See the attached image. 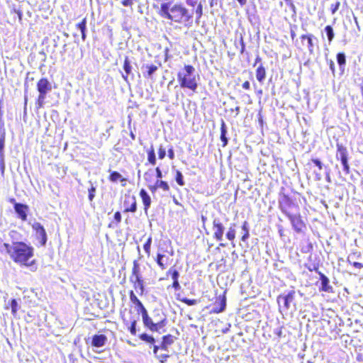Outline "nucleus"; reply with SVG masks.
Listing matches in <instances>:
<instances>
[{"mask_svg":"<svg viewBox=\"0 0 363 363\" xmlns=\"http://www.w3.org/2000/svg\"><path fill=\"white\" fill-rule=\"evenodd\" d=\"M240 43H241V50L240 53L242 54L245 50V43L242 37L240 38Z\"/></svg>","mask_w":363,"mask_h":363,"instance_id":"obj_59","label":"nucleus"},{"mask_svg":"<svg viewBox=\"0 0 363 363\" xmlns=\"http://www.w3.org/2000/svg\"><path fill=\"white\" fill-rule=\"evenodd\" d=\"M147 161L151 165H155L157 162V159L155 153V149L153 146H151L150 149L147 152Z\"/></svg>","mask_w":363,"mask_h":363,"instance_id":"obj_29","label":"nucleus"},{"mask_svg":"<svg viewBox=\"0 0 363 363\" xmlns=\"http://www.w3.org/2000/svg\"><path fill=\"white\" fill-rule=\"evenodd\" d=\"M167 276L170 275L171 278L173 280L172 288H173L174 290L177 291L181 289L179 282V273L177 271V269L171 267L166 273Z\"/></svg>","mask_w":363,"mask_h":363,"instance_id":"obj_19","label":"nucleus"},{"mask_svg":"<svg viewBox=\"0 0 363 363\" xmlns=\"http://www.w3.org/2000/svg\"><path fill=\"white\" fill-rule=\"evenodd\" d=\"M337 153L336 159L340 160L343 166V172L345 174H349L350 172V168L348 162V152L347 147L341 143L336 144Z\"/></svg>","mask_w":363,"mask_h":363,"instance_id":"obj_8","label":"nucleus"},{"mask_svg":"<svg viewBox=\"0 0 363 363\" xmlns=\"http://www.w3.org/2000/svg\"><path fill=\"white\" fill-rule=\"evenodd\" d=\"M160 346L158 345H154L153 347V353L156 356L157 355L158 350H160Z\"/></svg>","mask_w":363,"mask_h":363,"instance_id":"obj_61","label":"nucleus"},{"mask_svg":"<svg viewBox=\"0 0 363 363\" xmlns=\"http://www.w3.org/2000/svg\"><path fill=\"white\" fill-rule=\"evenodd\" d=\"M242 229L244 230V233L241 238L242 241H246L250 237V233L248 229V223L247 221H244L242 225Z\"/></svg>","mask_w":363,"mask_h":363,"instance_id":"obj_33","label":"nucleus"},{"mask_svg":"<svg viewBox=\"0 0 363 363\" xmlns=\"http://www.w3.org/2000/svg\"><path fill=\"white\" fill-rule=\"evenodd\" d=\"M290 35H291V39L294 40V38H296V33H295V31L294 30H291Z\"/></svg>","mask_w":363,"mask_h":363,"instance_id":"obj_62","label":"nucleus"},{"mask_svg":"<svg viewBox=\"0 0 363 363\" xmlns=\"http://www.w3.org/2000/svg\"><path fill=\"white\" fill-rule=\"evenodd\" d=\"M169 354H157L155 356L156 359L160 362V363H165L167 360V359L169 357Z\"/></svg>","mask_w":363,"mask_h":363,"instance_id":"obj_45","label":"nucleus"},{"mask_svg":"<svg viewBox=\"0 0 363 363\" xmlns=\"http://www.w3.org/2000/svg\"><path fill=\"white\" fill-rule=\"evenodd\" d=\"M86 24H87V19L86 17H84L80 22L77 23L75 25V28L80 30L81 33V38L83 41H84L86 39Z\"/></svg>","mask_w":363,"mask_h":363,"instance_id":"obj_25","label":"nucleus"},{"mask_svg":"<svg viewBox=\"0 0 363 363\" xmlns=\"http://www.w3.org/2000/svg\"><path fill=\"white\" fill-rule=\"evenodd\" d=\"M329 66H330V69H331L332 72L335 73V64H334L333 60L330 61Z\"/></svg>","mask_w":363,"mask_h":363,"instance_id":"obj_57","label":"nucleus"},{"mask_svg":"<svg viewBox=\"0 0 363 363\" xmlns=\"http://www.w3.org/2000/svg\"><path fill=\"white\" fill-rule=\"evenodd\" d=\"M354 267L357 269H362L363 268V264L358 262H354L352 263H350Z\"/></svg>","mask_w":363,"mask_h":363,"instance_id":"obj_53","label":"nucleus"},{"mask_svg":"<svg viewBox=\"0 0 363 363\" xmlns=\"http://www.w3.org/2000/svg\"><path fill=\"white\" fill-rule=\"evenodd\" d=\"M135 0H122L121 4L124 6H131Z\"/></svg>","mask_w":363,"mask_h":363,"instance_id":"obj_51","label":"nucleus"},{"mask_svg":"<svg viewBox=\"0 0 363 363\" xmlns=\"http://www.w3.org/2000/svg\"><path fill=\"white\" fill-rule=\"evenodd\" d=\"M255 76L257 80L260 83L262 84L266 78L267 76V71L266 68L263 65V64H260L255 70Z\"/></svg>","mask_w":363,"mask_h":363,"instance_id":"obj_24","label":"nucleus"},{"mask_svg":"<svg viewBox=\"0 0 363 363\" xmlns=\"http://www.w3.org/2000/svg\"><path fill=\"white\" fill-rule=\"evenodd\" d=\"M152 245V237L149 236L143 245V249L147 257L150 255V248Z\"/></svg>","mask_w":363,"mask_h":363,"instance_id":"obj_36","label":"nucleus"},{"mask_svg":"<svg viewBox=\"0 0 363 363\" xmlns=\"http://www.w3.org/2000/svg\"><path fill=\"white\" fill-rule=\"evenodd\" d=\"M147 69V77L151 76L156 70H157V67L155 65H150L146 66Z\"/></svg>","mask_w":363,"mask_h":363,"instance_id":"obj_44","label":"nucleus"},{"mask_svg":"<svg viewBox=\"0 0 363 363\" xmlns=\"http://www.w3.org/2000/svg\"><path fill=\"white\" fill-rule=\"evenodd\" d=\"M295 296V291H290L286 295H279L277 297V302L279 304H280V302L283 301L284 309L288 310L290 308L291 303L294 302Z\"/></svg>","mask_w":363,"mask_h":363,"instance_id":"obj_14","label":"nucleus"},{"mask_svg":"<svg viewBox=\"0 0 363 363\" xmlns=\"http://www.w3.org/2000/svg\"><path fill=\"white\" fill-rule=\"evenodd\" d=\"M130 325L128 326V330L130 333L132 335H136V325H137V320L133 319L129 320Z\"/></svg>","mask_w":363,"mask_h":363,"instance_id":"obj_35","label":"nucleus"},{"mask_svg":"<svg viewBox=\"0 0 363 363\" xmlns=\"http://www.w3.org/2000/svg\"><path fill=\"white\" fill-rule=\"evenodd\" d=\"M279 208L280 211L288 218L292 216L293 210L298 211V205L288 195L282 194L279 199Z\"/></svg>","mask_w":363,"mask_h":363,"instance_id":"obj_7","label":"nucleus"},{"mask_svg":"<svg viewBox=\"0 0 363 363\" xmlns=\"http://www.w3.org/2000/svg\"><path fill=\"white\" fill-rule=\"evenodd\" d=\"M340 6V1H337L335 4H331L330 8L331 13L335 14L339 9Z\"/></svg>","mask_w":363,"mask_h":363,"instance_id":"obj_49","label":"nucleus"},{"mask_svg":"<svg viewBox=\"0 0 363 363\" xmlns=\"http://www.w3.org/2000/svg\"><path fill=\"white\" fill-rule=\"evenodd\" d=\"M226 307V297L225 294L219 295L216 297L213 302V307L211 310V313H220L225 311Z\"/></svg>","mask_w":363,"mask_h":363,"instance_id":"obj_13","label":"nucleus"},{"mask_svg":"<svg viewBox=\"0 0 363 363\" xmlns=\"http://www.w3.org/2000/svg\"><path fill=\"white\" fill-rule=\"evenodd\" d=\"M122 220L121 213L120 211L115 212L113 215V221L111 223H109L108 227L111 228L112 226V223L114 224V225H118Z\"/></svg>","mask_w":363,"mask_h":363,"instance_id":"obj_37","label":"nucleus"},{"mask_svg":"<svg viewBox=\"0 0 363 363\" xmlns=\"http://www.w3.org/2000/svg\"><path fill=\"white\" fill-rule=\"evenodd\" d=\"M108 180L111 182H124L125 179L123 177V176L116 171H113L110 173L108 177Z\"/></svg>","mask_w":363,"mask_h":363,"instance_id":"obj_28","label":"nucleus"},{"mask_svg":"<svg viewBox=\"0 0 363 363\" xmlns=\"http://www.w3.org/2000/svg\"><path fill=\"white\" fill-rule=\"evenodd\" d=\"M158 14L167 20L190 27L193 24L194 11L189 10L182 4L177 3L171 6L169 2H163L157 11Z\"/></svg>","mask_w":363,"mask_h":363,"instance_id":"obj_2","label":"nucleus"},{"mask_svg":"<svg viewBox=\"0 0 363 363\" xmlns=\"http://www.w3.org/2000/svg\"><path fill=\"white\" fill-rule=\"evenodd\" d=\"M175 181L177 183V184L180 186H183L185 184L183 174L178 169L175 171Z\"/></svg>","mask_w":363,"mask_h":363,"instance_id":"obj_32","label":"nucleus"},{"mask_svg":"<svg viewBox=\"0 0 363 363\" xmlns=\"http://www.w3.org/2000/svg\"><path fill=\"white\" fill-rule=\"evenodd\" d=\"M166 156V150L164 147L160 145L158 148V157L160 160H163Z\"/></svg>","mask_w":363,"mask_h":363,"instance_id":"obj_50","label":"nucleus"},{"mask_svg":"<svg viewBox=\"0 0 363 363\" xmlns=\"http://www.w3.org/2000/svg\"><path fill=\"white\" fill-rule=\"evenodd\" d=\"M294 230L297 233H303L306 229V225L300 213L293 214L288 217Z\"/></svg>","mask_w":363,"mask_h":363,"instance_id":"obj_12","label":"nucleus"},{"mask_svg":"<svg viewBox=\"0 0 363 363\" xmlns=\"http://www.w3.org/2000/svg\"><path fill=\"white\" fill-rule=\"evenodd\" d=\"M139 195L144 206V211L147 214L148 209L150 208L152 202L151 198L144 189H140Z\"/></svg>","mask_w":363,"mask_h":363,"instance_id":"obj_21","label":"nucleus"},{"mask_svg":"<svg viewBox=\"0 0 363 363\" xmlns=\"http://www.w3.org/2000/svg\"><path fill=\"white\" fill-rule=\"evenodd\" d=\"M36 89L38 96L35 101V105L36 108L39 109L43 107L47 94L51 91L52 85L46 77H43L38 81Z\"/></svg>","mask_w":363,"mask_h":363,"instance_id":"obj_6","label":"nucleus"},{"mask_svg":"<svg viewBox=\"0 0 363 363\" xmlns=\"http://www.w3.org/2000/svg\"><path fill=\"white\" fill-rule=\"evenodd\" d=\"M168 157L170 160H173L174 158V151L172 147H171L168 151Z\"/></svg>","mask_w":363,"mask_h":363,"instance_id":"obj_52","label":"nucleus"},{"mask_svg":"<svg viewBox=\"0 0 363 363\" xmlns=\"http://www.w3.org/2000/svg\"><path fill=\"white\" fill-rule=\"evenodd\" d=\"M129 280L133 284L134 289L138 291L140 295H143L145 291L144 279L141 274L140 264L137 260H134L133 262Z\"/></svg>","mask_w":363,"mask_h":363,"instance_id":"obj_5","label":"nucleus"},{"mask_svg":"<svg viewBox=\"0 0 363 363\" xmlns=\"http://www.w3.org/2000/svg\"><path fill=\"white\" fill-rule=\"evenodd\" d=\"M155 172L157 178L160 179L162 177V172L159 167L155 168Z\"/></svg>","mask_w":363,"mask_h":363,"instance_id":"obj_54","label":"nucleus"},{"mask_svg":"<svg viewBox=\"0 0 363 363\" xmlns=\"http://www.w3.org/2000/svg\"><path fill=\"white\" fill-rule=\"evenodd\" d=\"M137 209L136 197L134 195L125 194L123 201V213H135Z\"/></svg>","mask_w":363,"mask_h":363,"instance_id":"obj_11","label":"nucleus"},{"mask_svg":"<svg viewBox=\"0 0 363 363\" xmlns=\"http://www.w3.org/2000/svg\"><path fill=\"white\" fill-rule=\"evenodd\" d=\"M162 315L167 319L165 315L160 311V310H155L153 312V319L155 320L154 323H156L160 317H162Z\"/></svg>","mask_w":363,"mask_h":363,"instance_id":"obj_47","label":"nucleus"},{"mask_svg":"<svg viewBox=\"0 0 363 363\" xmlns=\"http://www.w3.org/2000/svg\"><path fill=\"white\" fill-rule=\"evenodd\" d=\"M123 69L125 74H122V77L125 81H128V76L131 74L132 66L128 57H125L123 62Z\"/></svg>","mask_w":363,"mask_h":363,"instance_id":"obj_26","label":"nucleus"},{"mask_svg":"<svg viewBox=\"0 0 363 363\" xmlns=\"http://www.w3.org/2000/svg\"><path fill=\"white\" fill-rule=\"evenodd\" d=\"M15 12L17 13L18 18H19V20H21L22 18V12L20 10H17V11H15Z\"/></svg>","mask_w":363,"mask_h":363,"instance_id":"obj_63","label":"nucleus"},{"mask_svg":"<svg viewBox=\"0 0 363 363\" xmlns=\"http://www.w3.org/2000/svg\"><path fill=\"white\" fill-rule=\"evenodd\" d=\"M139 338L141 340L145 341L150 344H155V338L152 336L147 335V333L140 334L139 335Z\"/></svg>","mask_w":363,"mask_h":363,"instance_id":"obj_34","label":"nucleus"},{"mask_svg":"<svg viewBox=\"0 0 363 363\" xmlns=\"http://www.w3.org/2000/svg\"><path fill=\"white\" fill-rule=\"evenodd\" d=\"M195 68L191 65H185L177 73V81L182 89H187L195 93L198 88V82L194 74Z\"/></svg>","mask_w":363,"mask_h":363,"instance_id":"obj_4","label":"nucleus"},{"mask_svg":"<svg viewBox=\"0 0 363 363\" xmlns=\"http://www.w3.org/2000/svg\"><path fill=\"white\" fill-rule=\"evenodd\" d=\"M10 259L21 267H26L32 272L38 269V262L34 258V248L23 241L13 242L11 245L4 243Z\"/></svg>","mask_w":363,"mask_h":363,"instance_id":"obj_1","label":"nucleus"},{"mask_svg":"<svg viewBox=\"0 0 363 363\" xmlns=\"http://www.w3.org/2000/svg\"><path fill=\"white\" fill-rule=\"evenodd\" d=\"M311 162L314 164L318 169V170H322L323 168V164L322 162L318 158H313L311 160Z\"/></svg>","mask_w":363,"mask_h":363,"instance_id":"obj_48","label":"nucleus"},{"mask_svg":"<svg viewBox=\"0 0 363 363\" xmlns=\"http://www.w3.org/2000/svg\"><path fill=\"white\" fill-rule=\"evenodd\" d=\"M128 294L130 301L134 305L135 311L138 314L141 313L143 322L146 328L152 332H159L167 325V320L162 315L160 317V318L156 323H153V319L149 316L147 309L135 294L134 291L130 290Z\"/></svg>","mask_w":363,"mask_h":363,"instance_id":"obj_3","label":"nucleus"},{"mask_svg":"<svg viewBox=\"0 0 363 363\" xmlns=\"http://www.w3.org/2000/svg\"><path fill=\"white\" fill-rule=\"evenodd\" d=\"M14 210L16 213L18 214V218L23 220L26 221L28 218V212L29 211L28 206L23 203H15L13 205Z\"/></svg>","mask_w":363,"mask_h":363,"instance_id":"obj_16","label":"nucleus"},{"mask_svg":"<svg viewBox=\"0 0 363 363\" xmlns=\"http://www.w3.org/2000/svg\"><path fill=\"white\" fill-rule=\"evenodd\" d=\"M162 342L169 346L174 342V337L170 335H166L162 337Z\"/></svg>","mask_w":363,"mask_h":363,"instance_id":"obj_40","label":"nucleus"},{"mask_svg":"<svg viewBox=\"0 0 363 363\" xmlns=\"http://www.w3.org/2000/svg\"><path fill=\"white\" fill-rule=\"evenodd\" d=\"M168 345L161 342L160 344V348L164 351H167L168 350Z\"/></svg>","mask_w":363,"mask_h":363,"instance_id":"obj_60","label":"nucleus"},{"mask_svg":"<svg viewBox=\"0 0 363 363\" xmlns=\"http://www.w3.org/2000/svg\"><path fill=\"white\" fill-rule=\"evenodd\" d=\"M213 228L214 230L213 238L217 241H221L223 240L224 227L222 223L218 220H214L213 221Z\"/></svg>","mask_w":363,"mask_h":363,"instance_id":"obj_18","label":"nucleus"},{"mask_svg":"<svg viewBox=\"0 0 363 363\" xmlns=\"http://www.w3.org/2000/svg\"><path fill=\"white\" fill-rule=\"evenodd\" d=\"M324 30L326 33L328 43H330L335 38V33L333 28L331 26L328 25L325 27Z\"/></svg>","mask_w":363,"mask_h":363,"instance_id":"obj_31","label":"nucleus"},{"mask_svg":"<svg viewBox=\"0 0 363 363\" xmlns=\"http://www.w3.org/2000/svg\"><path fill=\"white\" fill-rule=\"evenodd\" d=\"M242 87L245 89V90H249L250 89V84L248 81H245L242 83Z\"/></svg>","mask_w":363,"mask_h":363,"instance_id":"obj_55","label":"nucleus"},{"mask_svg":"<svg viewBox=\"0 0 363 363\" xmlns=\"http://www.w3.org/2000/svg\"><path fill=\"white\" fill-rule=\"evenodd\" d=\"M227 129L225 123L223 121L220 126V140L223 142V147H225L228 144V138L226 137Z\"/></svg>","mask_w":363,"mask_h":363,"instance_id":"obj_30","label":"nucleus"},{"mask_svg":"<svg viewBox=\"0 0 363 363\" xmlns=\"http://www.w3.org/2000/svg\"><path fill=\"white\" fill-rule=\"evenodd\" d=\"M235 234H236L235 229L233 226H230L228 228V230L226 233V238L230 241H233L235 238Z\"/></svg>","mask_w":363,"mask_h":363,"instance_id":"obj_38","label":"nucleus"},{"mask_svg":"<svg viewBox=\"0 0 363 363\" xmlns=\"http://www.w3.org/2000/svg\"><path fill=\"white\" fill-rule=\"evenodd\" d=\"M152 177H153V174L152 172H145L144 179L148 185L154 184V183H152Z\"/></svg>","mask_w":363,"mask_h":363,"instance_id":"obj_43","label":"nucleus"},{"mask_svg":"<svg viewBox=\"0 0 363 363\" xmlns=\"http://www.w3.org/2000/svg\"><path fill=\"white\" fill-rule=\"evenodd\" d=\"M180 301L186 304L187 306H194L197 303V300L196 299H189L187 298H182L180 299Z\"/></svg>","mask_w":363,"mask_h":363,"instance_id":"obj_46","label":"nucleus"},{"mask_svg":"<svg viewBox=\"0 0 363 363\" xmlns=\"http://www.w3.org/2000/svg\"><path fill=\"white\" fill-rule=\"evenodd\" d=\"M96 188L91 185L90 188L88 189V199L89 201H92L95 197Z\"/></svg>","mask_w":363,"mask_h":363,"instance_id":"obj_41","label":"nucleus"},{"mask_svg":"<svg viewBox=\"0 0 363 363\" xmlns=\"http://www.w3.org/2000/svg\"><path fill=\"white\" fill-rule=\"evenodd\" d=\"M198 0H186V3L187 5L190 6H195L196 9L194 11V13L196 16L195 21L196 23H199L201 21V18L203 16V5L201 3L197 4Z\"/></svg>","mask_w":363,"mask_h":363,"instance_id":"obj_15","label":"nucleus"},{"mask_svg":"<svg viewBox=\"0 0 363 363\" xmlns=\"http://www.w3.org/2000/svg\"><path fill=\"white\" fill-rule=\"evenodd\" d=\"M18 303L15 298L11 299V313L13 316H16L18 311Z\"/></svg>","mask_w":363,"mask_h":363,"instance_id":"obj_42","label":"nucleus"},{"mask_svg":"<svg viewBox=\"0 0 363 363\" xmlns=\"http://www.w3.org/2000/svg\"><path fill=\"white\" fill-rule=\"evenodd\" d=\"M32 229L35 233V239L38 241L39 245L43 247L46 245L48 236L43 225L39 222H34L31 225Z\"/></svg>","mask_w":363,"mask_h":363,"instance_id":"obj_10","label":"nucleus"},{"mask_svg":"<svg viewBox=\"0 0 363 363\" xmlns=\"http://www.w3.org/2000/svg\"><path fill=\"white\" fill-rule=\"evenodd\" d=\"M120 315L123 323L126 325H129L130 320L135 319L132 308L123 309L121 311Z\"/></svg>","mask_w":363,"mask_h":363,"instance_id":"obj_22","label":"nucleus"},{"mask_svg":"<svg viewBox=\"0 0 363 363\" xmlns=\"http://www.w3.org/2000/svg\"><path fill=\"white\" fill-rule=\"evenodd\" d=\"M148 189L152 193H155L157 189H161L164 191H169L170 189L167 182L157 179L153 184H149Z\"/></svg>","mask_w":363,"mask_h":363,"instance_id":"obj_17","label":"nucleus"},{"mask_svg":"<svg viewBox=\"0 0 363 363\" xmlns=\"http://www.w3.org/2000/svg\"><path fill=\"white\" fill-rule=\"evenodd\" d=\"M315 36L311 33L303 34L299 38V41L296 40L295 45L298 49L306 46L308 48L310 54H313L314 52V43L313 39Z\"/></svg>","mask_w":363,"mask_h":363,"instance_id":"obj_9","label":"nucleus"},{"mask_svg":"<svg viewBox=\"0 0 363 363\" xmlns=\"http://www.w3.org/2000/svg\"><path fill=\"white\" fill-rule=\"evenodd\" d=\"M278 232H279V235L281 238H283L284 236V230L283 227L279 226Z\"/></svg>","mask_w":363,"mask_h":363,"instance_id":"obj_58","label":"nucleus"},{"mask_svg":"<svg viewBox=\"0 0 363 363\" xmlns=\"http://www.w3.org/2000/svg\"><path fill=\"white\" fill-rule=\"evenodd\" d=\"M167 260H168L167 257H166L164 255L158 253L157 255V258H156L155 261H156L157 264H158V266L160 267V268L162 270H164L166 269L167 264H169Z\"/></svg>","mask_w":363,"mask_h":363,"instance_id":"obj_27","label":"nucleus"},{"mask_svg":"<svg viewBox=\"0 0 363 363\" xmlns=\"http://www.w3.org/2000/svg\"><path fill=\"white\" fill-rule=\"evenodd\" d=\"M320 279L321 281V286L319 288L320 291H324L328 293L333 292V286L329 284L328 278L323 274L321 272H318Z\"/></svg>","mask_w":363,"mask_h":363,"instance_id":"obj_20","label":"nucleus"},{"mask_svg":"<svg viewBox=\"0 0 363 363\" xmlns=\"http://www.w3.org/2000/svg\"><path fill=\"white\" fill-rule=\"evenodd\" d=\"M241 6H244L247 3V0H237Z\"/></svg>","mask_w":363,"mask_h":363,"instance_id":"obj_64","label":"nucleus"},{"mask_svg":"<svg viewBox=\"0 0 363 363\" xmlns=\"http://www.w3.org/2000/svg\"><path fill=\"white\" fill-rule=\"evenodd\" d=\"M4 146V137L0 139V154H2Z\"/></svg>","mask_w":363,"mask_h":363,"instance_id":"obj_56","label":"nucleus"},{"mask_svg":"<svg viewBox=\"0 0 363 363\" xmlns=\"http://www.w3.org/2000/svg\"><path fill=\"white\" fill-rule=\"evenodd\" d=\"M107 337L104 335H94L92 337L91 345L93 347H101L106 344Z\"/></svg>","mask_w":363,"mask_h":363,"instance_id":"obj_23","label":"nucleus"},{"mask_svg":"<svg viewBox=\"0 0 363 363\" xmlns=\"http://www.w3.org/2000/svg\"><path fill=\"white\" fill-rule=\"evenodd\" d=\"M336 57L337 63L340 66H343L346 64V57L344 52H338Z\"/></svg>","mask_w":363,"mask_h":363,"instance_id":"obj_39","label":"nucleus"}]
</instances>
